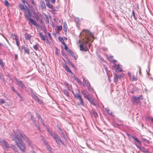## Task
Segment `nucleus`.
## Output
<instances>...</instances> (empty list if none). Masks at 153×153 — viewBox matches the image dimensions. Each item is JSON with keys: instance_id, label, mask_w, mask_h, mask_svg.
I'll return each mask as SVG.
<instances>
[{"instance_id": "f257e3e1", "label": "nucleus", "mask_w": 153, "mask_h": 153, "mask_svg": "<svg viewBox=\"0 0 153 153\" xmlns=\"http://www.w3.org/2000/svg\"><path fill=\"white\" fill-rule=\"evenodd\" d=\"M13 140L15 142L17 147L22 152H26L25 144L22 141V140L25 141L27 144L30 145L31 142L25 134L21 133H18L14 132L11 136Z\"/></svg>"}, {"instance_id": "f03ea898", "label": "nucleus", "mask_w": 153, "mask_h": 153, "mask_svg": "<svg viewBox=\"0 0 153 153\" xmlns=\"http://www.w3.org/2000/svg\"><path fill=\"white\" fill-rule=\"evenodd\" d=\"M81 35H83V38L82 41L79 40V43L80 44L79 47L80 50L84 51H87L90 47V45L88 42H92L93 40H91V37L93 36L91 34L90 32L87 31H83L81 33Z\"/></svg>"}, {"instance_id": "7ed1b4c3", "label": "nucleus", "mask_w": 153, "mask_h": 153, "mask_svg": "<svg viewBox=\"0 0 153 153\" xmlns=\"http://www.w3.org/2000/svg\"><path fill=\"white\" fill-rule=\"evenodd\" d=\"M132 98L133 99V102H134L137 104L139 105H141V102L140 101V100L143 99V98L142 95H140L138 97L133 96Z\"/></svg>"}, {"instance_id": "20e7f679", "label": "nucleus", "mask_w": 153, "mask_h": 153, "mask_svg": "<svg viewBox=\"0 0 153 153\" xmlns=\"http://www.w3.org/2000/svg\"><path fill=\"white\" fill-rule=\"evenodd\" d=\"M33 12L34 11L32 10H30L28 9H26V10L24 12L25 17L27 19L31 18Z\"/></svg>"}, {"instance_id": "39448f33", "label": "nucleus", "mask_w": 153, "mask_h": 153, "mask_svg": "<svg viewBox=\"0 0 153 153\" xmlns=\"http://www.w3.org/2000/svg\"><path fill=\"white\" fill-rule=\"evenodd\" d=\"M16 81L17 82L16 84L22 89H23L25 85L23 83L22 81L18 80L17 79H16Z\"/></svg>"}, {"instance_id": "423d86ee", "label": "nucleus", "mask_w": 153, "mask_h": 153, "mask_svg": "<svg viewBox=\"0 0 153 153\" xmlns=\"http://www.w3.org/2000/svg\"><path fill=\"white\" fill-rule=\"evenodd\" d=\"M28 20L29 21L28 23L29 24V25H30V23H31L32 24L38 27H39L38 24L36 23V22L34 20L32 19L31 18Z\"/></svg>"}, {"instance_id": "0eeeda50", "label": "nucleus", "mask_w": 153, "mask_h": 153, "mask_svg": "<svg viewBox=\"0 0 153 153\" xmlns=\"http://www.w3.org/2000/svg\"><path fill=\"white\" fill-rule=\"evenodd\" d=\"M40 7L41 9L44 10L46 9L45 4L44 1L41 0L40 1Z\"/></svg>"}, {"instance_id": "6e6552de", "label": "nucleus", "mask_w": 153, "mask_h": 153, "mask_svg": "<svg viewBox=\"0 0 153 153\" xmlns=\"http://www.w3.org/2000/svg\"><path fill=\"white\" fill-rule=\"evenodd\" d=\"M113 65L114 67V68L119 72H122V70L120 67V65H116L115 63H114Z\"/></svg>"}, {"instance_id": "1a4fd4ad", "label": "nucleus", "mask_w": 153, "mask_h": 153, "mask_svg": "<svg viewBox=\"0 0 153 153\" xmlns=\"http://www.w3.org/2000/svg\"><path fill=\"white\" fill-rule=\"evenodd\" d=\"M10 147L13 151L15 153H19L17 149L14 145H10Z\"/></svg>"}, {"instance_id": "9d476101", "label": "nucleus", "mask_w": 153, "mask_h": 153, "mask_svg": "<svg viewBox=\"0 0 153 153\" xmlns=\"http://www.w3.org/2000/svg\"><path fill=\"white\" fill-rule=\"evenodd\" d=\"M63 67L64 68H65V70L67 71H68V72L71 74L72 73V72L71 71V70L69 68L68 66L66 64H65L63 66Z\"/></svg>"}, {"instance_id": "9b49d317", "label": "nucleus", "mask_w": 153, "mask_h": 153, "mask_svg": "<svg viewBox=\"0 0 153 153\" xmlns=\"http://www.w3.org/2000/svg\"><path fill=\"white\" fill-rule=\"evenodd\" d=\"M72 93L74 95L75 98L76 99H78L81 96V95L79 93V92L78 93L76 92V93H75L74 92L72 91Z\"/></svg>"}, {"instance_id": "f8f14e48", "label": "nucleus", "mask_w": 153, "mask_h": 153, "mask_svg": "<svg viewBox=\"0 0 153 153\" xmlns=\"http://www.w3.org/2000/svg\"><path fill=\"white\" fill-rule=\"evenodd\" d=\"M21 48L22 49L24 50L25 53H26L28 54L29 53V49L28 48H26L25 45H22L21 47Z\"/></svg>"}, {"instance_id": "ddd939ff", "label": "nucleus", "mask_w": 153, "mask_h": 153, "mask_svg": "<svg viewBox=\"0 0 153 153\" xmlns=\"http://www.w3.org/2000/svg\"><path fill=\"white\" fill-rule=\"evenodd\" d=\"M55 140L56 143L58 145L60 144V142L63 144H64L63 142L62 141L59 136L57 138H56V139H55Z\"/></svg>"}, {"instance_id": "4468645a", "label": "nucleus", "mask_w": 153, "mask_h": 153, "mask_svg": "<svg viewBox=\"0 0 153 153\" xmlns=\"http://www.w3.org/2000/svg\"><path fill=\"white\" fill-rule=\"evenodd\" d=\"M87 99L93 105H95L94 100L91 97H87Z\"/></svg>"}, {"instance_id": "2eb2a0df", "label": "nucleus", "mask_w": 153, "mask_h": 153, "mask_svg": "<svg viewBox=\"0 0 153 153\" xmlns=\"http://www.w3.org/2000/svg\"><path fill=\"white\" fill-rule=\"evenodd\" d=\"M46 5L49 8L51 9L53 11H55V8L53 7V6L51 4H50V3H49V2H48L47 3H46Z\"/></svg>"}, {"instance_id": "dca6fc26", "label": "nucleus", "mask_w": 153, "mask_h": 153, "mask_svg": "<svg viewBox=\"0 0 153 153\" xmlns=\"http://www.w3.org/2000/svg\"><path fill=\"white\" fill-rule=\"evenodd\" d=\"M32 96L33 98L36 100H37L38 102H40V100L39 99L38 96H37L35 94H32Z\"/></svg>"}, {"instance_id": "f3484780", "label": "nucleus", "mask_w": 153, "mask_h": 153, "mask_svg": "<svg viewBox=\"0 0 153 153\" xmlns=\"http://www.w3.org/2000/svg\"><path fill=\"white\" fill-rule=\"evenodd\" d=\"M114 75V81L115 83H117L118 81L119 76L116 73H115Z\"/></svg>"}, {"instance_id": "a211bd4d", "label": "nucleus", "mask_w": 153, "mask_h": 153, "mask_svg": "<svg viewBox=\"0 0 153 153\" xmlns=\"http://www.w3.org/2000/svg\"><path fill=\"white\" fill-rule=\"evenodd\" d=\"M25 37L26 40H30L31 36L30 34L26 33L25 34Z\"/></svg>"}, {"instance_id": "6ab92c4d", "label": "nucleus", "mask_w": 153, "mask_h": 153, "mask_svg": "<svg viewBox=\"0 0 153 153\" xmlns=\"http://www.w3.org/2000/svg\"><path fill=\"white\" fill-rule=\"evenodd\" d=\"M139 148L140 149V150L144 152V153H148V149H145V148L142 147H139Z\"/></svg>"}, {"instance_id": "aec40b11", "label": "nucleus", "mask_w": 153, "mask_h": 153, "mask_svg": "<svg viewBox=\"0 0 153 153\" xmlns=\"http://www.w3.org/2000/svg\"><path fill=\"white\" fill-rule=\"evenodd\" d=\"M91 114L92 115H93L95 117H96L98 116V114L97 112L95 111L94 110H92Z\"/></svg>"}, {"instance_id": "412c9836", "label": "nucleus", "mask_w": 153, "mask_h": 153, "mask_svg": "<svg viewBox=\"0 0 153 153\" xmlns=\"http://www.w3.org/2000/svg\"><path fill=\"white\" fill-rule=\"evenodd\" d=\"M78 100H79V101H80V104L81 105H82L84 106V102H83V100L82 99V96L80 97L79 98Z\"/></svg>"}, {"instance_id": "4be33fe9", "label": "nucleus", "mask_w": 153, "mask_h": 153, "mask_svg": "<svg viewBox=\"0 0 153 153\" xmlns=\"http://www.w3.org/2000/svg\"><path fill=\"white\" fill-rule=\"evenodd\" d=\"M39 34L40 38L42 40H46V37H45L44 36L42 35V33L41 32H39Z\"/></svg>"}, {"instance_id": "5701e85b", "label": "nucleus", "mask_w": 153, "mask_h": 153, "mask_svg": "<svg viewBox=\"0 0 153 153\" xmlns=\"http://www.w3.org/2000/svg\"><path fill=\"white\" fill-rule=\"evenodd\" d=\"M30 118L32 120V121H33V122L35 124L36 126H37V124L36 123V121L35 120V119L34 117L32 115H31L30 116Z\"/></svg>"}, {"instance_id": "b1692460", "label": "nucleus", "mask_w": 153, "mask_h": 153, "mask_svg": "<svg viewBox=\"0 0 153 153\" xmlns=\"http://www.w3.org/2000/svg\"><path fill=\"white\" fill-rule=\"evenodd\" d=\"M19 6L20 9L21 10H23L24 11V12H25L26 9H25V8L24 6L22 4H19Z\"/></svg>"}, {"instance_id": "393cba45", "label": "nucleus", "mask_w": 153, "mask_h": 153, "mask_svg": "<svg viewBox=\"0 0 153 153\" xmlns=\"http://www.w3.org/2000/svg\"><path fill=\"white\" fill-rule=\"evenodd\" d=\"M68 27L67 25L65 22H64L63 23V30L65 32L67 31V29Z\"/></svg>"}, {"instance_id": "a878e982", "label": "nucleus", "mask_w": 153, "mask_h": 153, "mask_svg": "<svg viewBox=\"0 0 153 153\" xmlns=\"http://www.w3.org/2000/svg\"><path fill=\"white\" fill-rule=\"evenodd\" d=\"M51 136L53 138L55 139H56V138H57L59 136L58 134L56 133H53V134Z\"/></svg>"}, {"instance_id": "bb28decb", "label": "nucleus", "mask_w": 153, "mask_h": 153, "mask_svg": "<svg viewBox=\"0 0 153 153\" xmlns=\"http://www.w3.org/2000/svg\"><path fill=\"white\" fill-rule=\"evenodd\" d=\"M40 137H41L43 141L45 143L46 145H47V143L46 141V139L43 137L42 135H41Z\"/></svg>"}, {"instance_id": "cd10ccee", "label": "nucleus", "mask_w": 153, "mask_h": 153, "mask_svg": "<svg viewBox=\"0 0 153 153\" xmlns=\"http://www.w3.org/2000/svg\"><path fill=\"white\" fill-rule=\"evenodd\" d=\"M68 52L72 57L74 56V54L71 49L68 50Z\"/></svg>"}, {"instance_id": "c85d7f7f", "label": "nucleus", "mask_w": 153, "mask_h": 153, "mask_svg": "<svg viewBox=\"0 0 153 153\" xmlns=\"http://www.w3.org/2000/svg\"><path fill=\"white\" fill-rule=\"evenodd\" d=\"M3 144L4 145V146L6 148H9V146H8V144L7 143H6V141L4 142V143H3Z\"/></svg>"}, {"instance_id": "c756f323", "label": "nucleus", "mask_w": 153, "mask_h": 153, "mask_svg": "<svg viewBox=\"0 0 153 153\" xmlns=\"http://www.w3.org/2000/svg\"><path fill=\"white\" fill-rule=\"evenodd\" d=\"M81 92L82 94L84 95L85 97L87 98V97H87V95L86 94V91H82Z\"/></svg>"}, {"instance_id": "7c9ffc66", "label": "nucleus", "mask_w": 153, "mask_h": 153, "mask_svg": "<svg viewBox=\"0 0 153 153\" xmlns=\"http://www.w3.org/2000/svg\"><path fill=\"white\" fill-rule=\"evenodd\" d=\"M64 94L67 96L68 97H69V93L66 90H64Z\"/></svg>"}, {"instance_id": "2f4dec72", "label": "nucleus", "mask_w": 153, "mask_h": 153, "mask_svg": "<svg viewBox=\"0 0 153 153\" xmlns=\"http://www.w3.org/2000/svg\"><path fill=\"white\" fill-rule=\"evenodd\" d=\"M132 137L136 142H137L138 143H140V141L139 140H138L137 138L136 137L132 136Z\"/></svg>"}, {"instance_id": "473e14b6", "label": "nucleus", "mask_w": 153, "mask_h": 153, "mask_svg": "<svg viewBox=\"0 0 153 153\" xmlns=\"http://www.w3.org/2000/svg\"><path fill=\"white\" fill-rule=\"evenodd\" d=\"M33 13L35 16L36 19L38 20L39 19V17L38 15H36L35 13L34 12H33Z\"/></svg>"}, {"instance_id": "72a5a7b5", "label": "nucleus", "mask_w": 153, "mask_h": 153, "mask_svg": "<svg viewBox=\"0 0 153 153\" xmlns=\"http://www.w3.org/2000/svg\"><path fill=\"white\" fill-rule=\"evenodd\" d=\"M33 48L36 51H37L39 50L38 45H34L33 46Z\"/></svg>"}, {"instance_id": "f704fd0d", "label": "nucleus", "mask_w": 153, "mask_h": 153, "mask_svg": "<svg viewBox=\"0 0 153 153\" xmlns=\"http://www.w3.org/2000/svg\"><path fill=\"white\" fill-rule=\"evenodd\" d=\"M10 88L11 90L15 93H16L17 91L14 88V87L12 86V85L10 86Z\"/></svg>"}, {"instance_id": "c9c22d12", "label": "nucleus", "mask_w": 153, "mask_h": 153, "mask_svg": "<svg viewBox=\"0 0 153 153\" xmlns=\"http://www.w3.org/2000/svg\"><path fill=\"white\" fill-rule=\"evenodd\" d=\"M89 90L91 91H92V92H94V89L93 88H91V86H90V85H88V86L87 87Z\"/></svg>"}, {"instance_id": "e433bc0d", "label": "nucleus", "mask_w": 153, "mask_h": 153, "mask_svg": "<svg viewBox=\"0 0 153 153\" xmlns=\"http://www.w3.org/2000/svg\"><path fill=\"white\" fill-rule=\"evenodd\" d=\"M5 100L2 99H0V104L4 103Z\"/></svg>"}, {"instance_id": "4c0bfd02", "label": "nucleus", "mask_w": 153, "mask_h": 153, "mask_svg": "<svg viewBox=\"0 0 153 153\" xmlns=\"http://www.w3.org/2000/svg\"><path fill=\"white\" fill-rule=\"evenodd\" d=\"M5 5L6 6H9V4L7 0L4 1Z\"/></svg>"}, {"instance_id": "58836bf2", "label": "nucleus", "mask_w": 153, "mask_h": 153, "mask_svg": "<svg viewBox=\"0 0 153 153\" xmlns=\"http://www.w3.org/2000/svg\"><path fill=\"white\" fill-rule=\"evenodd\" d=\"M62 28V25L58 26L57 27V28L58 30H61Z\"/></svg>"}, {"instance_id": "ea45409f", "label": "nucleus", "mask_w": 153, "mask_h": 153, "mask_svg": "<svg viewBox=\"0 0 153 153\" xmlns=\"http://www.w3.org/2000/svg\"><path fill=\"white\" fill-rule=\"evenodd\" d=\"M61 135L62 136V137L65 139H66L65 137V133L64 132H63L62 131L61 132Z\"/></svg>"}, {"instance_id": "a19ab883", "label": "nucleus", "mask_w": 153, "mask_h": 153, "mask_svg": "<svg viewBox=\"0 0 153 153\" xmlns=\"http://www.w3.org/2000/svg\"><path fill=\"white\" fill-rule=\"evenodd\" d=\"M47 131L48 132L49 134L51 135V136H52V135L53 134V133L50 130H49V129H47Z\"/></svg>"}, {"instance_id": "79ce46f5", "label": "nucleus", "mask_w": 153, "mask_h": 153, "mask_svg": "<svg viewBox=\"0 0 153 153\" xmlns=\"http://www.w3.org/2000/svg\"><path fill=\"white\" fill-rule=\"evenodd\" d=\"M132 13L134 19L135 20H136V19H137V17L135 16V13H134V11L133 10V11H132Z\"/></svg>"}, {"instance_id": "37998d69", "label": "nucleus", "mask_w": 153, "mask_h": 153, "mask_svg": "<svg viewBox=\"0 0 153 153\" xmlns=\"http://www.w3.org/2000/svg\"><path fill=\"white\" fill-rule=\"evenodd\" d=\"M70 65L72 66V67L74 68L75 70H77L75 66L71 63H70Z\"/></svg>"}, {"instance_id": "c03bdc74", "label": "nucleus", "mask_w": 153, "mask_h": 153, "mask_svg": "<svg viewBox=\"0 0 153 153\" xmlns=\"http://www.w3.org/2000/svg\"><path fill=\"white\" fill-rule=\"evenodd\" d=\"M22 2L25 5V4H27L28 5V3L25 0H21Z\"/></svg>"}, {"instance_id": "a18cd8bd", "label": "nucleus", "mask_w": 153, "mask_h": 153, "mask_svg": "<svg viewBox=\"0 0 153 153\" xmlns=\"http://www.w3.org/2000/svg\"><path fill=\"white\" fill-rule=\"evenodd\" d=\"M5 141V140H3L1 138H0V142L2 144Z\"/></svg>"}, {"instance_id": "49530a36", "label": "nucleus", "mask_w": 153, "mask_h": 153, "mask_svg": "<svg viewBox=\"0 0 153 153\" xmlns=\"http://www.w3.org/2000/svg\"><path fill=\"white\" fill-rule=\"evenodd\" d=\"M58 39L61 42L62 41H63V38L62 37H59V38H58Z\"/></svg>"}, {"instance_id": "de8ad7c7", "label": "nucleus", "mask_w": 153, "mask_h": 153, "mask_svg": "<svg viewBox=\"0 0 153 153\" xmlns=\"http://www.w3.org/2000/svg\"><path fill=\"white\" fill-rule=\"evenodd\" d=\"M77 81L78 83H79L80 85L82 84V82L78 79L76 80Z\"/></svg>"}, {"instance_id": "09e8293b", "label": "nucleus", "mask_w": 153, "mask_h": 153, "mask_svg": "<svg viewBox=\"0 0 153 153\" xmlns=\"http://www.w3.org/2000/svg\"><path fill=\"white\" fill-rule=\"evenodd\" d=\"M64 46H65V49L66 51H68V50H69L68 49V47L66 46V45H65Z\"/></svg>"}, {"instance_id": "8fccbe9b", "label": "nucleus", "mask_w": 153, "mask_h": 153, "mask_svg": "<svg viewBox=\"0 0 153 153\" xmlns=\"http://www.w3.org/2000/svg\"><path fill=\"white\" fill-rule=\"evenodd\" d=\"M36 114L37 115V117L38 118L39 120H40V117H41L40 115L39 114H37V113H36Z\"/></svg>"}, {"instance_id": "3c124183", "label": "nucleus", "mask_w": 153, "mask_h": 153, "mask_svg": "<svg viewBox=\"0 0 153 153\" xmlns=\"http://www.w3.org/2000/svg\"><path fill=\"white\" fill-rule=\"evenodd\" d=\"M133 80L134 81H137V78L135 76H133Z\"/></svg>"}, {"instance_id": "603ef678", "label": "nucleus", "mask_w": 153, "mask_h": 153, "mask_svg": "<svg viewBox=\"0 0 153 153\" xmlns=\"http://www.w3.org/2000/svg\"><path fill=\"white\" fill-rule=\"evenodd\" d=\"M113 125L114 127H117L118 126H119L120 125L118 124H117L116 123H114L113 124Z\"/></svg>"}, {"instance_id": "864d4df0", "label": "nucleus", "mask_w": 153, "mask_h": 153, "mask_svg": "<svg viewBox=\"0 0 153 153\" xmlns=\"http://www.w3.org/2000/svg\"><path fill=\"white\" fill-rule=\"evenodd\" d=\"M32 2V4H33V5L35 7V4L33 0H30Z\"/></svg>"}, {"instance_id": "5fc2aeb1", "label": "nucleus", "mask_w": 153, "mask_h": 153, "mask_svg": "<svg viewBox=\"0 0 153 153\" xmlns=\"http://www.w3.org/2000/svg\"><path fill=\"white\" fill-rule=\"evenodd\" d=\"M83 82H84L85 84L87 83L88 81L85 79L84 78H83Z\"/></svg>"}, {"instance_id": "6e6d98bb", "label": "nucleus", "mask_w": 153, "mask_h": 153, "mask_svg": "<svg viewBox=\"0 0 153 153\" xmlns=\"http://www.w3.org/2000/svg\"><path fill=\"white\" fill-rule=\"evenodd\" d=\"M16 45L18 47H19V43L18 42V40L17 41H16Z\"/></svg>"}, {"instance_id": "4d7b16f0", "label": "nucleus", "mask_w": 153, "mask_h": 153, "mask_svg": "<svg viewBox=\"0 0 153 153\" xmlns=\"http://www.w3.org/2000/svg\"><path fill=\"white\" fill-rule=\"evenodd\" d=\"M0 65H1V68L4 70V66L3 65V63H2V64Z\"/></svg>"}, {"instance_id": "13d9d810", "label": "nucleus", "mask_w": 153, "mask_h": 153, "mask_svg": "<svg viewBox=\"0 0 153 153\" xmlns=\"http://www.w3.org/2000/svg\"><path fill=\"white\" fill-rule=\"evenodd\" d=\"M86 84L87 87L89 85H90V83L89 82H87V83Z\"/></svg>"}, {"instance_id": "bf43d9fd", "label": "nucleus", "mask_w": 153, "mask_h": 153, "mask_svg": "<svg viewBox=\"0 0 153 153\" xmlns=\"http://www.w3.org/2000/svg\"><path fill=\"white\" fill-rule=\"evenodd\" d=\"M47 148L49 151H50L51 150V148L50 146H48Z\"/></svg>"}, {"instance_id": "052dcab7", "label": "nucleus", "mask_w": 153, "mask_h": 153, "mask_svg": "<svg viewBox=\"0 0 153 153\" xmlns=\"http://www.w3.org/2000/svg\"><path fill=\"white\" fill-rule=\"evenodd\" d=\"M62 44L63 45H64V46L66 45V44H65L64 41H63L62 42H61Z\"/></svg>"}, {"instance_id": "680f3d73", "label": "nucleus", "mask_w": 153, "mask_h": 153, "mask_svg": "<svg viewBox=\"0 0 153 153\" xmlns=\"http://www.w3.org/2000/svg\"><path fill=\"white\" fill-rule=\"evenodd\" d=\"M105 111H107V112H108V113H109V110L107 108H105Z\"/></svg>"}, {"instance_id": "e2e57ef3", "label": "nucleus", "mask_w": 153, "mask_h": 153, "mask_svg": "<svg viewBox=\"0 0 153 153\" xmlns=\"http://www.w3.org/2000/svg\"><path fill=\"white\" fill-rule=\"evenodd\" d=\"M124 75L123 74H122V75L119 76V77L120 78L121 77H123L124 76Z\"/></svg>"}, {"instance_id": "0e129e2a", "label": "nucleus", "mask_w": 153, "mask_h": 153, "mask_svg": "<svg viewBox=\"0 0 153 153\" xmlns=\"http://www.w3.org/2000/svg\"><path fill=\"white\" fill-rule=\"evenodd\" d=\"M15 41L16 42V41H18V37H17V36H16L15 37Z\"/></svg>"}, {"instance_id": "69168bd1", "label": "nucleus", "mask_w": 153, "mask_h": 153, "mask_svg": "<svg viewBox=\"0 0 153 153\" xmlns=\"http://www.w3.org/2000/svg\"><path fill=\"white\" fill-rule=\"evenodd\" d=\"M102 49L104 51H106L107 50V48H103Z\"/></svg>"}, {"instance_id": "338daca9", "label": "nucleus", "mask_w": 153, "mask_h": 153, "mask_svg": "<svg viewBox=\"0 0 153 153\" xmlns=\"http://www.w3.org/2000/svg\"><path fill=\"white\" fill-rule=\"evenodd\" d=\"M15 59H17L18 57V56L17 54H15Z\"/></svg>"}, {"instance_id": "774afa93", "label": "nucleus", "mask_w": 153, "mask_h": 153, "mask_svg": "<svg viewBox=\"0 0 153 153\" xmlns=\"http://www.w3.org/2000/svg\"><path fill=\"white\" fill-rule=\"evenodd\" d=\"M16 93V94H17V95H18V97H20V94H19V93L18 92V91H17L16 92V93Z\"/></svg>"}]
</instances>
